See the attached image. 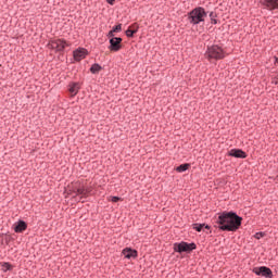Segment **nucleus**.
Masks as SVG:
<instances>
[{
  "label": "nucleus",
  "mask_w": 278,
  "mask_h": 278,
  "mask_svg": "<svg viewBox=\"0 0 278 278\" xmlns=\"http://www.w3.org/2000/svg\"><path fill=\"white\" fill-rule=\"evenodd\" d=\"M216 224L222 231H238L242 225V217L232 212H224L218 215Z\"/></svg>",
  "instance_id": "f257e3e1"
},
{
  "label": "nucleus",
  "mask_w": 278,
  "mask_h": 278,
  "mask_svg": "<svg viewBox=\"0 0 278 278\" xmlns=\"http://www.w3.org/2000/svg\"><path fill=\"white\" fill-rule=\"evenodd\" d=\"M207 17V13H205V9L203 8H195L189 14V23L193 25H199V23H203Z\"/></svg>",
  "instance_id": "f03ea898"
},
{
  "label": "nucleus",
  "mask_w": 278,
  "mask_h": 278,
  "mask_svg": "<svg viewBox=\"0 0 278 278\" xmlns=\"http://www.w3.org/2000/svg\"><path fill=\"white\" fill-rule=\"evenodd\" d=\"M205 58L212 60H223L225 58V50L220 46H212L205 52Z\"/></svg>",
  "instance_id": "7ed1b4c3"
},
{
  "label": "nucleus",
  "mask_w": 278,
  "mask_h": 278,
  "mask_svg": "<svg viewBox=\"0 0 278 278\" xmlns=\"http://www.w3.org/2000/svg\"><path fill=\"white\" fill-rule=\"evenodd\" d=\"M194 249H197V244L194 243L180 242L174 244V251H176V253H190V251H194Z\"/></svg>",
  "instance_id": "20e7f679"
},
{
  "label": "nucleus",
  "mask_w": 278,
  "mask_h": 278,
  "mask_svg": "<svg viewBox=\"0 0 278 278\" xmlns=\"http://www.w3.org/2000/svg\"><path fill=\"white\" fill-rule=\"evenodd\" d=\"M66 47H71V45L64 39H54L48 43V48L53 51H62L63 49H66Z\"/></svg>",
  "instance_id": "39448f33"
},
{
  "label": "nucleus",
  "mask_w": 278,
  "mask_h": 278,
  "mask_svg": "<svg viewBox=\"0 0 278 278\" xmlns=\"http://www.w3.org/2000/svg\"><path fill=\"white\" fill-rule=\"evenodd\" d=\"M253 273L254 275H258V277L273 278V270L266 266L254 267Z\"/></svg>",
  "instance_id": "423d86ee"
},
{
  "label": "nucleus",
  "mask_w": 278,
  "mask_h": 278,
  "mask_svg": "<svg viewBox=\"0 0 278 278\" xmlns=\"http://www.w3.org/2000/svg\"><path fill=\"white\" fill-rule=\"evenodd\" d=\"M260 3L264 10H268L269 12L278 10V0H260Z\"/></svg>",
  "instance_id": "0eeeda50"
},
{
  "label": "nucleus",
  "mask_w": 278,
  "mask_h": 278,
  "mask_svg": "<svg viewBox=\"0 0 278 278\" xmlns=\"http://www.w3.org/2000/svg\"><path fill=\"white\" fill-rule=\"evenodd\" d=\"M123 42V38L121 37H112L110 39V50L111 51H121V48L123 47L121 43Z\"/></svg>",
  "instance_id": "6e6552de"
},
{
  "label": "nucleus",
  "mask_w": 278,
  "mask_h": 278,
  "mask_svg": "<svg viewBox=\"0 0 278 278\" xmlns=\"http://www.w3.org/2000/svg\"><path fill=\"white\" fill-rule=\"evenodd\" d=\"M86 55H88V50L84 48H79L74 51V60H76V62H81V60H84Z\"/></svg>",
  "instance_id": "1a4fd4ad"
},
{
  "label": "nucleus",
  "mask_w": 278,
  "mask_h": 278,
  "mask_svg": "<svg viewBox=\"0 0 278 278\" xmlns=\"http://www.w3.org/2000/svg\"><path fill=\"white\" fill-rule=\"evenodd\" d=\"M122 253L126 260H136V257H138V251L132 250L131 248L124 249Z\"/></svg>",
  "instance_id": "9d476101"
},
{
  "label": "nucleus",
  "mask_w": 278,
  "mask_h": 278,
  "mask_svg": "<svg viewBox=\"0 0 278 278\" xmlns=\"http://www.w3.org/2000/svg\"><path fill=\"white\" fill-rule=\"evenodd\" d=\"M228 155H230V157H239L244 160V157H247V152L242 151L241 149H231L228 152Z\"/></svg>",
  "instance_id": "9b49d317"
},
{
  "label": "nucleus",
  "mask_w": 278,
  "mask_h": 278,
  "mask_svg": "<svg viewBox=\"0 0 278 278\" xmlns=\"http://www.w3.org/2000/svg\"><path fill=\"white\" fill-rule=\"evenodd\" d=\"M27 229V223L24 220H20L18 223L15 224L14 231L15 233H23Z\"/></svg>",
  "instance_id": "f8f14e48"
},
{
  "label": "nucleus",
  "mask_w": 278,
  "mask_h": 278,
  "mask_svg": "<svg viewBox=\"0 0 278 278\" xmlns=\"http://www.w3.org/2000/svg\"><path fill=\"white\" fill-rule=\"evenodd\" d=\"M79 84L78 83H72L70 84L68 91L72 94V97H75L77 92H79Z\"/></svg>",
  "instance_id": "ddd939ff"
},
{
  "label": "nucleus",
  "mask_w": 278,
  "mask_h": 278,
  "mask_svg": "<svg viewBox=\"0 0 278 278\" xmlns=\"http://www.w3.org/2000/svg\"><path fill=\"white\" fill-rule=\"evenodd\" d=\"M190 168V164H181L180 166L176 167L177 173H186Z\"/></svg>",
  "instance_id": "4468645a"
},
{
  "label": "nucleus",
  "mask_w": 278,
  "mask_h": 278,
  "mask_svg": "<svg viewBox=\"0 0 278 278\" xmlns=\"http://www.w3.org/2000/svg\"><path fill=\"white\" fill-rule=\"evenodd\" d=\"M101 71V65L99 64H93L91 67H90V72L93 74V75H97V73H99Z\"/></svg>",
  "instance_id": "2eb2a0df"
},
{
  "label": "nucleus",
  "mask_w": 278,
  "mask_h": 278,
  "mask_svg": "<svg viewBox=\"0 0 278 278\" xmlns=\"http://www.w3.org/2000/svg\"><path fill=\"white\" fill-rule=\"evenodd\" d=\"M76 194H78L80 197H86V194H88V189L79 188V189H77Z\"/></svg>",
  "instance_id": "dca6fc26"
},
{
  "label": "nucleus",
  "mask_w": 278,
  "mask_h": 278,
  "mask_svg": "<svg viewBox=\"0 0 278 278\" xmlns=\"http://www.w3.org/2000/svg\"><path fill=\"white\" fill-rule=\"evenodd\" d=\"M2 270L4 273H8V270H12V265H10L9 263H3L2 264Z\"/></svg>",
  "instance_id": "f3484780"
},
{
  "label": "nucleus",
  "mask_w": 278,
  "mask_h": 278,
  "mask_svg": "<svg viewBox=\"0 0 278 278\" xmlns=\"http://www.w3.org/2000/svg\"><path fill=\"white\" fill-rule=\"evenodd\" d=\"M203 227H205L204 224H195L193 226V229H195V231H202L203 230Z\"/></svg>",
  "instance_id": "a211bd4d"
},
{
  "label": "nucleus",
  "mask_w": 278,
  "mask_h": 278,
  "mask_svg": "<svg viewBox=\"0 0 278 278\" xmlns=\"http://www.w3.org/2000/svg\"><path fill=\"white\" fill-rule=\"evenodd\" d=\"M128 29H131L135 34H137V33H138V24L135 23V24L130 25V26L128 27Z\"/></svg>",
  "instance_id": "6ab92c4d"
},
{
  "label": "nucleus",
  "mask_w": 278,
  "mask_h": 278,
  "mask_svg": "<svg viewBox=\"0 0 278 278\" xmlns=\"http://www.w3.org/2000/svg\"><path fill=\"white\" fill-rule=\"evenodd\" d=\"M134 34H136L134 30H131V28H128L127 30H126V36L128 37V38H131V37H134Z\"/></svg>",
  "instance_id": "aec40b11"
},
{
  "label": "nucleus",
  "mask_w": 278,
  "mask_h": 278,
  "mask_svg": "<svg viewBox=\"0 0 278 278\" xmlns=\"http://www.w3.org/2000/svg\"><path fill=\"white\" fill-rule=\"evenodd\" d=\"M216 14L214 12L210 13V18L214 25H216Z\"/></svg>",
  "instance_id": "412c9836"
},
{
  "label": "nucleus",
  "mask_w": 278,
  "mask_h": 278,
  "mask_svg": "<svg viewBox=\"0 0 278 278\" xmlns=\"http://www.w3.org/2000/svg\"><path fill=\"white\" fill-rule=\"evenodd\" d=\"M121 29H123V26L121 24H118L117 26H115L112 31L116 33V31H121Z\"/></svg>",
  "instance_id": "4be33fe9"
},
{
  "label": "nucleus",
  "mask_w": 278,
  "mask_h": 278,
  "mask_svg": "<svg viewBox=\"0 0 278 278\" xmlns=\"http://www.w3.org/2000/svg\"><path fill=\"white\" fill-rule=\"evenodd\" d=\"M254 238H256V240H261V238H264V233L263 232H256L254 235Z\"/></svg>",
  "instance_id": "5701e85b"
},
{
  "label": "nucleus",
  "mask_w": 278,
  "mask_h": 278,
  "mask_svg": "<svg viewBox=\"0 0 278 278\" xmlns=\"http://www.w3.org/2000/svg\"><path fill=\"white\" fill-rule=\"evenodd\" d=\"M111 201H112V203H118V201H121V198H118V197H112V198H111Z\"/></svg>",
  "instance_id": "b1692460"
},
{
  "label": "nucleus",
  "mask_w": 278,
  "mask_h": 278,
  "mask_svg": "<svg viewBox=\"0 0 278 278\" xmlns=\"http://www.w3.org/2000/svg\"><path fill=\"white\" fill-rule=\"evenodd\" d=\"M109 37H110V38H114V31H113V30H111V31L109 33Z\"/></svg>",
  "instance_id": "393cba45"
},
{
  "label": "nucleus",
  "mask_w": 278,
  "mask_h": 278,
  "mask_svg": "<svg viewBox=\"0 0 278 278\" xmlns=\"http://www.w3.org/2000/svg\"><path fill=\"white\" fill-rule=\"evenodd\" d=\"M106 1H108V3H110V5H114L115 0H106Z\"/></svg>",
  "instance_id": "a878e982"
},
{
  "label": "nucleus",
  "mask_w": 278,
  "mask_h": 278,
  "mask_svg": "<svg viewBox=\"0 0 278 278\" xmlns=\"http://www.w3.org/2000/svg\"><path fill=\"white\" fill-rule=\"evenodd\" d=\"M275 64H278V58L275 56Z\"/></svg>",
  "instance_id": "bb28decb"
},
{
  "label": "nucleus",
  "mask_w": 278,
  "mask_h": 278,
  "mask_svg": "<svg viewBox=\"0 0 278 278\" xmlns=\"http://www.w3.org/2000/svg\"><path fill=\"white\" fill-rule=\"evenodd\" d=\"M205 229H210V226H205Z\"/></svg>",
  "instance_id": "cd10ccee"
}]
</instances>
